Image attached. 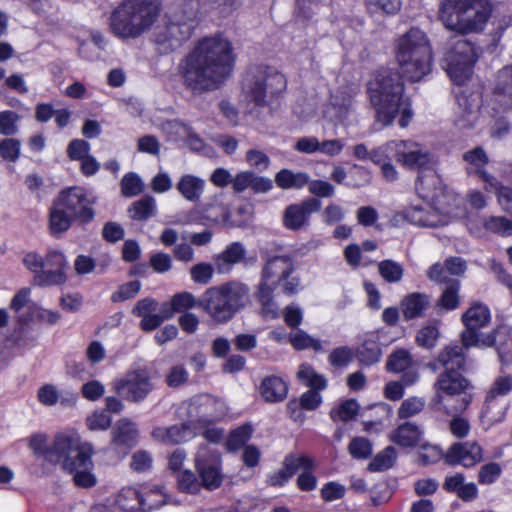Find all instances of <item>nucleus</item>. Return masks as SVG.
I'll return each instance as SVG.
<instances>
[{
  "mask_svg": "<svg viewBox=\"0 0 512 512\" xmlns=\"http://www.w3.org/2000/svg\"><path fill=\"white\" fill-rule=\"evenodd\" d=\"M235 59L228 38L220 34L204 37L180 64L183 85L196 95L217 90L232 75Z\"/></svg>",
  "mask_w": 512,
  "mask_h": 512,
  "instance_id": "1",
  "label": "nucleus"
},
{
  "mask_svg": "<svg viewBox=\"0 0 512 512\" xmlns=\"http://www.w3.org/2000/svg\"><path fill=\"white\" fill-rule=\"evenodd\" d=\"M29 447L33 453L43 457L51 464H60L62 469L73 475L76 486L91 488L97 479L93 474V447L90 443H81L78 437L58 434L49 443L45 434H34L29 439Z\"/></svg>",
  "mask_w": 512,
  "mask_h": 512,
  "instance_id": "2",
  "label": "nucleus"
},
{
  "mask_svg": "<svg viewBox=\"0 0 512 512\" xmlns=\"http://www.w3.org/2000/svg\"><path fill=\"white\" fill-rule=\"evenodd\" d=\"M368 91L378 122L389 126L400 113L399 125L405 128L409 124L412 111L408 100L403 98L404 83L397 70L388 67L379 69L369 82Z\"/></svg>",
  "mask_w": 512,
  "mask_h": 512,
  "instance_id": "3",
  "label": "nucleus"
},
{
  "mask_svg": "<svg viewBox=\"0 0 512 512\" xmlns=\"http://www.w3.org/2000/svg\"><path fill=\"white\" fill-rule=\"evenodd\" d=\"M161 10L159 0H122L110 15V30L121 40L137 39L151 30Z\"/></svg>",
  "mask_w": 512,
  "mask_h": 512,
  "instance_id": "4",
  "label": "nucleus"
},
{
  "mask_svg": "<svg viewBox=\"0 0 512 512\" xmlns=\"http://www.w3.org/2000/svg\"><path fill=\"white\" fill-rule=\"evenodd\" d=\"M492 13V0H442L438 18L448 30L465 35L483 31Z\"/></svg>",
  "mask_w": 512,
  "mask_h": 512,
  "instance_id": "5",
  "label": "nucleus"
},
{
  "mask_svg": "<svg viewBox=\"0 0 512 512\" xmlns=\"http://www.w3.org/2000/svg\"><path fill=\"white\" fill-rule=\"evenodd\" d=\"M395 56L403 76L411 82L422 80L431 71L432 48L426 34L417 28L397 40Z\"/></svg>",
  "mask_w": 512,
  "mask_h": 512,
  "instance_id": "6",
  "label": "nucleus"
},
{
  "mask_svg": "<svg viewBox=\"0 0 512 512\" xmlns=\"http://www.w3.org/2000/svg\"><path fill=\"white\" fill-rule=\"evenodd\" d=\"M249 288L237 281H230L208 288L199 303L215 324H226L249 303Z\"/></svg>",
  "mask_w": 512,
  "mask_h": 512,
  "instance_id": "7",
  "label": "nucleus"
},
{
  "mask_svg": "<svg viewBox=\"0 0 512 512\" xmlns=\"http://www.w3.org/2000/svg\"><path fill=\"white\" fill-rule=\"evenodd\" d=\"M285 76L277 69L257 65L249 68L242 80L241 101L248 112L267 106L286 89Z\"/></svg>",
  "mask_w": 512,
  "mask_h": 512,
  "instance_id": "8",
  "label": "nucleus"
},
{
  "mask_svg": "<svg viewBox=\"0 0 512 512\" xmlns=\"http://www.w3.org/2000/svg\"><path fill=\"white\" fill-rule=\"evenodd\" d=\"M197 7L186 1L166 15L163 25L153 33V42L161 54H168L187 41L196 27Z\"/></svg>",
  "mask_w": 512,
  "mask_h": 512,
  "instance_id": "9",
  "label": "nucleus"
},
{
  "mask_svg": "<svg viewBox=\"0 0 512 512\" xmlns=\"http://www.w3.org/2000/svg\"><path fill=\"white\" fill-rule=\"evenodd\" d=\"M477 58L475 45L465 39H459L452 43L445 53L444 69L455 84L462 85L471 77Z\"/></svg>",
  "mask_w": 512,
  "mask_h": 512,
  "instance_id": "10",
  "label": "nucleus"
},
{
  "mask_svg": "<svg viewBox=\"0 0 512 512\" xmlns=\"http://www.w3.org/2000/svg\"><path fill=\"white\" fill-rule=\"evenodd\" d=\"M55 200L74 221L81 224L90 223L95 217L93 205L97 198L90 196L83 187L73 186L63 189Z\"/></svg>",
  "mask_w": 512,
  "mask_h": 512,
  "instance_id": "11",
  "label": "nucleus"
},
{
  "mask_svg": "<svg viewBox=\"0 0 512 512\" xmlns=\"http://www.w3.org/2000/svg\"><path fill=\"white\" fill-rule=\"evenodd\" d=\"M510 334V329L506 326H499L495 335L483 336L479 329H466L461 333L462 345L466 348L472 346H491L497 344V351L500 360L503 363L512 362V337L506 339Z\"/></svg>",
  "mask_w": 512,
  "mask_h": 512,
  "instance_id": "12",
  "label": "nucleus"
},
{
  "mask_svg": "<svg viewBox=\"0 0 512 512\" xmlns=\"http://www.w3.org/2000/svg\"><path fill=\"white\" fill-rule=\"evenodd\" d=\"M115 392L131 402L143 401L153 390L149 372L145 369L129 371L122 378L113 382Z\"/></svg>",
  "mask_w": 512,
  "mask_h": 512,
  "instance_id": "13",
  "label": "nucleus"
},
{
  "mask_svg": "<svg viewBox=\"0 0 512 512\" xmlns=\"http://www.w3.org/2000/svg\"><path fill=\"white\" fill-rule=\"evenodd\" d=\"M195 467L202 487L214 490L221 486V456L216 450H211L205 445L200 446L195 457Z\"/></svg>",
  "mask_w": 512,
  "mask_h": 512,
  "instance_id": "14",
  "label": "nucleus"
},
{
  "mask_svg": "<svg viewBox=\"0 0 512 512\" xmlns=\"http://www.w3.org/2000/svg\"><path fill=\"white\" fill-rule=\"evenodd\" d=\"M415 190L422 199L431 201L433 205L442 209H450L446 207L443 199L447 198L448 201L454 199L452 195L447 193L441 177L433 166L419 172L415 183Z\"/></svg>",
  "mask_w": 512,
  "mask_h": 512,
  "instance_id": "15",
  "label": "nucleus"
},
{
  "mask_svg": "<svg viewBox=\"0 0 512 512\" xmlns=\"http://www.w3.org/2000/svg\"><path fill=\"white\" fill-rule=\"evenodd\" d=\"M222 403L209 394L195 395L182 403L180 409L191 423H205L221 415Z\"/></svg>",
  "mask_w": 512,
  "mask_h": 512,
  "instance_id": "16",
  "label": "nucleus"
},
{
  "mask_svg": "<svg viewBox=\"0 0 512 512\" xmlns=\"http://www.w3.org/2000/svg\"><path fill=\"white\" fill-rule=\"evenodd\" d=\"M298 380L310 390L306 391L300 397V406L306 410L316 409L322 402V397L319 391L327 387L326 378L318 374L312 366L308 364H301L297 372Z\"/></svg>",
  "mask_w": 512,
  "mask_h": 512,
  "instance_id": "17",
  "label": "nucleus"
},
{
  "mask_svg": "<svg viewBox=\"0 0 512 512\" xmlns=\"http://www.w3.org/2000/svg\"><path fill=\"white\" fill-rule=\"evenodd\" d=\"M399 215L411 224L421 227L445 226L454 217L452 209H442L434 205L429 210L422 206H409L404 208Z\"/></svg>",
  "mask_w": 512,
  "mask_h": 512,
  "instance_id": "18",
  "label": "nucleus"
},
{
  "mask_svg": "<svg viewBox=\"0 0 512 512\" xmlns=\"http://www.w3.org/2000/svg\"><path fill=\"white\" fill-rule=\"evenodd\" d=\"M433 388L435 395L431 399V405L440 410L444 396H456L466 393L470 388V382L458 371H443L435 381Z\"/></svg>",
  "mask_w": 512,
  "mask_h": 512,
  "instance_id": "19",
  "label": "nucleus"
},
{
  "mask_svg": "<svg viewBox=\"0 0 512 512\" xmlns=\"http://www.w3.org/2000/svg\"><path fill=\"white\" fill-rule=\"evenodd\" d=\"M396 160L407 168L418 169L419 172L434 166V160L429 151L412 141L397 142Z\"/></svg>",
  "mask_w": 512,
  "mask_h": 512,
  "instance_id": "20",
  "label": "nucleus"
},
{
  "mask_svg": "<svg viewBox=\"0 0 512 512\" xmlns=\"http://www.w3.org/2000/svg\"><path fill=\"white\" fill-rule=\"evenodd\" d=\"M321 202L316 198H309L299 204L286 207L283 214V225L292 231H298L309 224L312 213L319 211Z\"/></svg>",
  "mask_w": 512,
  "mask_h": 512,
  "instance_id": "21",
  "label": "nucleus"
},
{
  "mask_svg": "<svg viewBox=\"0 0 512 512\" xmlns=\"http://www.w3.org/2000/svg\"><path fill=\"white\" fill-rule=\"evenodd\" d=\"M483 458L482 448L475 441L454 443L444 455L448 465H462L466 468L475 466Z\"/></svg>",
  "mask_w": 512,
  "mask_h": 512,
  "instance_id": "22",
  "label": "nucleus"
},
{
  "mask_svg": "<svg viewBox=\"0 0 512 512\" xmlns=\"http://www.w3.org/2000/svg\"><path fill=\"white\" fill-rule=\"evenodd\" d=\"M294 270V263L287 255L275 256L267 260L262 270V281L259 285L276 288L282 280H286Z\"/></svg>",
  "mask_w": 512,
  "mask_h": 512,
  "instance_id": "23",
  "label": "nucleus"
},
{
  "mask_svg": "<svg viewBox=\"0 0 512 512\" xmlns=\"http://www.w3.org/2000/svg\"><path fill=\"white\" fill-rule=\"evenodd\" d=\"M463 159L468 164L466 168L468 174L479 176L486 183V189L488 187L498 189L497 179L484 170L489 159L482 147H476L473 150L467 151L463 154Z\"/></svg>",
  "mask_w": 512,
  "mask_h": 512,
  "instance_id": "24",
  "label": "nucleus"
},
{
  "mask_svg": "<svg viewBox=\"0 0 512 512\" xmlns=\"http://www.w3.org/2000/svg\"><path fill=\"white\" fill-rule=\"evenodd\" d=\"M431 305L430 296L421 292L405 295L400 301V310L405 320L421 318Z\"/></svg>",
  "mask_w": 512,
  "mask_h": 512,
  "instance_id": "25",
  "label": "nucleus"
},
{
  "mask_svg": "<svg viewBox=\"0 0 512 512\" xmlns=\"http://www.w3.org/2000/svg\"><path fill=\"white\" fill-rule=\"evenodd\" d=\"M512 391V375H499L493 381L487 392L486 402L482 410V417L489 422H495L501 419V416L495 417L491 413V403L497 397L505 396Z\"/></svg>",
  "mask_w": 512,
  "mask_h": 512,
  "instance_id": "26",
  "label": "nucleus"
},
{
  "mask_svg": "<svg viewBox=\"0 0 512 512\" xmlns=\"http://www.w3.org/2000/svg\"><path fill=\"white\" fill-rule=\"evenodd\" d=\"M423 431L413 422L400 424L391 434L390 440L403 448H414L422 443Z\"/></svg>",
  "mask_w": 512,
  "mask_h": 512,
  "instance_id": "27",
  "label": "nucleus"
},
{
  "mask_svg": "<svg viewBox=\"0 0 512 512\" xmlns=\"http://www.w3.org/2000/svg\"><path fill=\"white\" fill-rule=\"evenodd\" d=\"M493 95L505 108L512 107V65L504 66L497 71Z\"/></svg>",
  "mask_w": 512,
  "mask_h": 512,
  "instance_id": "28",
  "label": "nucleus"
},
{
  "mask_svg": "<svg viewBox=\"0 0 512 512\" xmlns=\"http://www.w3.org/2000/svg\"><path fill=\"white\" fill-rule=\"evenodd\" d=\"M352 109V97L347 93H336L331 96L324 110L325 117L334 123H343Z\"/></svg>",
  "mask_w": 512,
  "mask_h": 512,
  "instance_id": "29",
  "label": "nucleus"
},
{
  "mask_svg": "<svg viewBox=\"0 0 512 512\" xmlns=\"http://www.w3.org/2000/svg\"><path fill=\"white\" fill-rule=\"evenodd\" d=\"M168 502V495L163 486L145 484L140 487L141 512L158 509Z\"/></svg>",
  "mask_w": 512,
  "mask_h": 512,
  "instance_id": "30",
  "label": "nucleus"
},
{
  "mask_svg": "<svg viewBox=\"0 0 512 512\" xmlns=\"http://www.w3.org/2000/svg\"><path fill=\"white\" fill-rule=\"evenodd\" d=\"M436 363L444 367V371H463L465 370L466 356L463 347L460 345H448L438 354Z\"/></svg>",
  "mask_w": 512,
  "mask_h": 512,
  "instance_id": "31",
  "label": "nucleus"
},
{
  "mask_svg": "<svg viewBox=\"0 0 512 512\" xmlns=\"http://www.w3.org/2000/svg\"><path fill=\"white\" fill-rule=\"evenodd\" d=\"M206 182L193 174H184L176 184V189L181 196L189 202H198L205 189Z\"/></svg>",
  "mask_w": 512,
  "mask_h": 512,
  "instance_id": "32",
  "label": "nucleus"
},
{
  "mask_svg": "<svg viewBox=\"0 0 512 512\" xmlns=\"http://www.w3.org/2000/svg\"><path fill=\"white\" fill-rule=\"evenodd\" d=\"M112 443L119 447L130 448L137 442L138 430L129 419L117 421L112 431Z\"/></svg>",
  "mask_w": 512,
  "mask_h": 512,
  "instance_id": "33",
  "label": "nucleus"
},
{
  "mask_svg": "<svg viewBox=\"0 0 512 512\" xmlns=\"http://www.w3.org/2000/svg\"><path fill=\"white\" fill-rule=\"evenodd\" d=\"M288 392L287 384L277 376H268L260 385V393L266 402H281Z\"/></svg>",
  "mask_w": 512,
  "mask_h": 512,
  "instance_id": "34",
  "label": "nucleus"
},
{
  "mask_svg": "<svg viewBox=\"0 0 512 512\" xmlns=\"http://www.w3.org/2000/svg\"><path fill=\"white\" fill-rule=\"evenodd\" d=\"M74 219L54 199L49 211V231L54 237H58L69 230Z\"/></svg>",
  "mask_w": 512,
  "mask_h": 512,
  "instance_id": "35",
  "label": "nucleus"
},
{
  "mask_svg": "<svg viewBox=\"0 0 512 512\" xmlns=\"http://www.w3.org/2000/svg\"><path fill=\"white\" fill-rule=\"evenodd\" d=\"M244 255L243 245L239 242L232 243L221 254L215 256V265L218 272H227L232 265L239 263Z\"/></svg>",
  "mask_w": 512,
  "mask_h": 512,
  "instance_id": "36",
  "label": "nucleus"
},
{
  "mask_svg": "<svg viewBox=\"0 0 512 512\" xmlns=\"http://www.w3.org/2000/svg\"><path fill=\"white\" fill-rule=\"evenodd\" d=\"M460 113L457 118V124L461 128H471L475 125L479 117V105L475 99L467 96L458 98Z\"/></svg>",
  "mask_w": 512,
  "mask_h": 512,
  "instance_id": "37",
  "label": "nucleus"
},
{
  "mask_svg": "<svg viewBox=\"0 0 512 512\" xmlns=\"http://www.w3.org/2000/svg\"><path fill=\"white\" fill-rule=\"evenodd\" d=\"M114 503L124 512L141 511L140 489L131 486L122 488L115 496Z\"/></svg>",
  "mask_w": 512,
  "mask_h": 512,
  "instance_id": "38",
  "label": "nucleus"
},
{
  "mask_svg": "<svg viewBox=\"0 0 512 512\" xmlns=\"http://www.w3.org/2000/svg\"><path fill=\"white\" fill-rule=\"evenodd\" d=\"M275 183L282 189H301L309 183V175L305 172H293L282 169L275 175Z\"/></svg>",
  "mask_w": 512,
  "mask_h": 512,
  "instance_id": "39",
  "label": "nucleus"
},
{
  "mask_svg": "<svg viewBox=\"0 0 512 512\" xmlns=\"http://www.w3.org/2000/svg\"><path fill=\"white\" fill-rule=\"evenodd\" d=\"M462 319L469 329L480 330L489 323L490 312L486 306L476 303L463 314Z\"/></svg>",
  "mask_w": 512,
  "mask_h": 512,
  "instance_id": "40",
  "label": "nucleus"
},
{
  "mask_svg": "<svg viewBox=\"0 0 512 512\" xmlns=\"http://www.w3.org/2000/svg\"><path fill=\"white\" fill-rule=\"evenodd\" d=\"M274 288L265 286V285H259L258 291L256 293V298L261 304V312L262 315L266 318L275 319L278 317V306L273 300V293Z\"/></svg>",
  "mask_w": 512,
  "mask_h": 512,
  "instance_id": "41",
  "label": "nucleus"
},
{
  "mask_svg": "<svg viewBox=\"0 0 512 512\" xmlns=\"http://www.w3.org/2000/svg\"><path fill=\"white\" fill-rule=\"evenodd\" d=\"M356 355L360 363L371 366L379 362L382 351L377 342L368 340L358 347Z\"/></svg>",
  "mask_w": 512,
  "mask_h": 512,
  "instance_id": "42",
  "label": "nucleus"
},
{
  "mask_svg": "<svg viewBox=\"0 0 512 512\" xmlns=\"http://www.w3.org/2000/svg\"><path fill=\"white\" fill-rule=\"evenodd\" d=\"M155 211V200L151 196L135 201L129 208L128 212L132 219L144 221L153 216Z\"/></svg>",
  "mask_w": 512,
  "mask_h": 512,
  "instance_id": "43",
  "label": "nucleus"
},
{
  "mask_svg": "<svg viewBox=\"0 0 512 512\" xmlns=\"http://www.w3.org/2000/svg\"><path fill=\"white\" fill-rule=\"evenodd\" d=\"M253 428L250 424H244L231 431L226 447L229 451L234 452L242 448L251 438Z\"/></svg>",
  "mask_w": 512,
  "mask_h": 512,
  "instance_id": "44",
  "label": "nucleus"
},
{
  "mask_svg": "<svg viewBox=\"0 0 512 512\" xmlns=\"http://www.w3.org/2000/svg\"><path fill=\"white\" fill-rule=\"evenodd\" d=\"M283 465L290 472L289 474H296L299 470H313L315 468V461L312 457L304 454H289L285 457Z\"/></svg>",
  "mask_w": 512,
  "mask_h": 512,
  "instance_id": "45",
  "label": "nucleus"
},
{
  "mask_svg": "<svg viewBox=\"0 0 512 512\" xmlns=\"http://www.w3.org/2000/svg\"><path fill=\"white\" fill-rule=\"evenodd\" d=\"M397 459V452L393 446H388L379 452L368 464L370 471H385L391 468Z\"/></svg>",
  "mask_w": 512,
  "mask_h": 512,
  "instance_id": "46",
  "label": "nucleus"
},
{
  "mask_svg": "<svg viewBox=\"0 0 512 512\" xmlns=\"http://www.w3.org/2000/svg\"><path fill=\"white\" fill-rule=\"evenodd\" d=\"M378 273L386 282L397 283L401 281L404 269L400 263L387 259L378 263Z\"/></svg>",
  "mask_w": 512,
  "mask_h": 512,
  "instance_id": "47",
  "label": "nucleus"
},
{
  "mask_svg": "<svg viewBox=\"0 0 512 512\" xmlns=\"http://www.w3.org/2000/svg\"><path fill=\"white\" fill-rule=\"evenodd\" d=\"M425 399L422 397L412 396L405 399L397 410L399 419H408L420 414L425 407Z\"/></svg>",
  "mask_w": 512,
  "mask_h": 512,
  "instance_id": "48",
  "label": "nucleus"
},
{
  "mask_svg": "<svg viewBox=\"0 0 512 512\" xmlns=\"http://www.w3.org/2000/svg\"><path fill=\"white\" fill-rule=\"evenodd\" d=\"M65 281V272L59 269L44 268L40 273L33 277V283L37 286L60 285Z\"/></svg>",
  "mask_w": 512,
  "mask_h": 512,
  "instance_id": "49",
  "label": "nucleus"
},
{
  "mask_svg": "<svg viewBox=\"0 0 512 512\" xmlns=\"http://www.w3.org/2000/svg\"><path fill=\"white\" fill-rule=\"evenodd\" d=\"M412 364V358L408 351L398 349L394 351L387 360L386 368L391 372H404Z\"/></svg>",
  "mask_w": 512,
  "mask_h": 512,
  "instance_id": "50",
  "label": "nucleus"
},
{
  "mask_svg": "<svg viewBox=\"0 0 512 512\" xmlns=\"http://www.w3.org/2000/svg\"><path fill=\"white\" fill-rule=\"evenodd\" d=\"M359 405L354 399H348L339 404V406L330 412L333 420L348 422L358 414Z\"/></svg>",
  "mask_w": 512,
  "mask_h": 512,
  "instance_id": "51",
  "label": "nucleus"
},
{
  "mask_svg": "<svg viewBox=\"0 0 512 512\" xmlns=\"http://www.w3.org/2000/svg\"><path fill=\"white\" fill-rule=\"evenodd\" d=\"M459 287L460 283L458 280H451L448 282L439 299L438 304L446 310L456 309L459 306Z\"/></svg>",
  "mask_w": 512,
  "mask_h": 512,
  "instance_id": "52",
  "label": "nucleus"
},
{
  "mask_svg": "<svg viewBox=\"0 0 512 512\" xmlns=\"http://www.w3.org/2000/svg\"><path fill=\"white\" fill-rule=\"evenodd\" d=\"M121 193L125 197L139 195L144 190L141 178L134 172L125 174L121 180Z\"/></svg>",
  "mask_w": 512,
  "mask_h": 512,
  "instance_id": "53",
  "label": "nucleus"
},
{
  "mask_svg": "<svg viewBox=\"0 0 512 512\" xmlns=\"http://www.w3.org/2000/svg\"><path fill=\"white\" fill-rule=\"evenodd\" d=\"M290 342L297 350H303L307 348H312L315 351L322 350L321 341L311 337L303 330H297L295 333H292L290 335Z\"/></svg>",
  "mask_w": 512,
  "mask_h": 512,
  "instance_id": "54",
  "label": "nucleus"
},
{
  "mask_svg": "<svg viewBox=\"0 0 512 512\" xmlns=\"http://www.w3.org/2000/svg\"><path fill=\"white\" fill-rule=\"evenodd\" d=\"M214 209L216 210L215 212L213 211V206H207L204 209V212L206 213L205 218L208 221L214 224L222 223L225 225H234V223L230 221L231 213L228 206L223 203H219L214 207Z\"/></svg>",
  "mask_w": 512,
  "mask_h": 512,
  "instance_id": "55",
  "label": "nucleus"
},
{
  "mask_svg": "<svg viewBox=\"0 0 512 512\" xmlns=\"http://www.w3.org/2000/svg\"><path fill=\"white\" fill-rule=\"evenodd\" d=\"M484 227L493 233L500 234L502 236H509L512 234V222L501 216H491L488 219H485Z\"/></svg>",
  "mask_w": 512,
  "mask_h": 512,
  "instance_id": "56",
  "label": "nucleus"
},
{
  "mask_svg": "<svg viewBox=\"0 0 512 512\" xmlns=\"http://www.w3.org/2000/svg\"><path fill=\"white\" fill-rule=\"evenodd\" d=\"M442 457L444 458V455L438 446L429 443H421L419 445L418 459L420 464L430 465L436 463Z\"/></svg>",
  "mask_w": 512,
  "mask_h": 512,
  "instance_id": "57",
  "label": "nucleus"
},
{
  "mask_svg": "<svg viewBox=\"0 0 512 512\" xmlns=\"http://www.w3.org/2000/svg\"><path fill=\"white\" fill-rule=\"evenodd\" d=\"M348 451L353 458L367 459L372 454V445L370 441L364 437H355L351 440Z\"/></svg>",
  "mask_w": 512,
  "mask_h": 512,
  "instance_id": "58",
  "label": "nucleus"
},
{
  "mask_svg": "<svg viewBox=\"0 0 512 512\" xmlns=\"http://www.w3.org/2000/svg\"><path fill=\"white\" fill-rule=\"evenodd\" d=\"M177 485L180 491L189 493V494H197L201 490V483L195 476V474L186 470L179 474L177 479Z\"/></svg>",
  "mask_w": 512,
  "mask_h": 512,
  "instance_id": "59",
  "label": "nucleus"
},
{
  "mask_svg": "<svg viewBox=\"0 0 512 512\" xmlns=\"http://www.w3.org/2000/svg\"><path fill=\"white\" fill-rule=\"evenodd\" d=\"M214 275V267L206 262L193 265L190 268L191 279L201 285L208 284Z\"/></svg>",
  "mask_w": 512,
  "mask_h": 512,
  "instance_id": "60",
  "label": "nucleus"
},
{
  "mask_svg": "<svg viewBox=\"0 0 512 512\" xmlns=\"http://www.w3.org/2000/svg\"><path fill=\"white\" fill-rule=\"evenodd\" d=\"M397 142L398 141H390L385 145L373 149L370 151L369 160L379 166H382L383 163L391 161L392 158L390 157V152L394 151L395 156L397 155Z\"/></svg>",
  "mask_w": 512,
  "mask_h": 512,
  "instance_id": "61",
  "label": "nucleus"
},
{
  "mask_svg": "<svg viewBox=\"0 0 512 512\" xmlns=\"http://www.w3.org/2000/svg\"><path fill=\"white\" fill-rule=\"evenodd\" d=\"M21 142L18 139L6 138L0 141V155L10 162H16L20 156Z\"/></svg>",
  "mask_w": 512,
  "mask_h": 512,
  "instance_id": "62",
  "label": "nucleus"
},
{
  "mask_svg": "<svg viewBox=\"0 0 512 512\" xmlns=\"http://www.w3.org/2000/svg\"><path fill=\"white\" fill-rule=\"evenodd\" d=\"M19 115L14 111L0 112V134L10 136L18 131L17 122Z\"/></svg>",
  "mask_w": 512,
  "mask_h": 512,
  "instance_id": "63",
  "label": "nucleus"
},
{
  "mask_svg": "<svg viewBox=\"0 0 512 512\" xmlns=\"http://www.w3.org/2000/svg\"><path fill=\"white\" fill-rule=\"evenodd\" d=\"M171 302L177 313L189 310L194 307L199 308L200 299L196 300L194 295L190 292H181L175 294L171 298Z\"/></svg>",
  "mask_w": 512,
  "mask_h": 512,
  "instance_id": "64",
  "label": "nucleus"
}]
</instances>
